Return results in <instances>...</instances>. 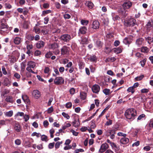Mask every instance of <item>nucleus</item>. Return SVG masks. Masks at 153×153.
Wrapping results in <instances>:
<instances>
[{"instance_id":"1","label":"nucleus","mask_w":153,"mask_h":153,"mask_svg":"<svg viewBox=\"0 0 153 153\" xmlns=\"http://www.w3.org/2000/svg\"><path fill=\"white\" fill-rule=\"evenodd\" d=\"M137 112L136 110L133 108H128L127 109L125 113V115L127 119L131 120H132L135 119L136 116Z\"/></svg>"},{"instance_id":"2","label":"nucleus","mask_w":153,"mask_h":153,"mask_svg":"<svg viewBox=\"0 0 153 153\" xmlns=\"http://www.w3.org/2000/svg\"><path fill=\"white\" fill-rule=\"evenodd\" d=\"M73 37L68 34H64L61 35L60 39L61 41L64 42H69Z\"/></svg>"},{"instance_id":"3","label":"nucleus","mask_w":153,"mask_h":153,"mask_svg":"<svg viewBox=\"0 0 153 153\" xmlns=\"http://www.w3.org/2000/svg\"><path fill=\"white\" fill-rule=\"evenodd\" d=\"M136 20L133 18H131L125 21L124 24L127 27L133 26L136 24Z\"/></svg>"},{"instance_id":"4","label":"nucleus","mask_w":153,"mask_h":153,"mask_svg":"<svg viewBox=\"0 0 153 153\" xmlns=\"http://www.w3.org/2000/svg\"><path fill=\"white\" fill-rule=\"evenodd\" d=\"M54 82L55 84L60 85L64 83V80L62 77H57L55 78Z\"/></svg>"},{"instance_id":"5","label":"nucleus","mask_w":153,"mask_h":153,"mask_svg":"<svg viewBox=\"0 0 153 153\" xmlns=\"http://www.w3.org/2000/svg\"><path fill=\"white\" fill-rule=\"evenodd\" d=\"M100 25L99 22L97 20H94L93 21L91 24L90 25V27L94 29H99Z\"/></svg>"},{"instance_id":"6","label":"nucleus","mask_w":153,"mask_h":153,"mask_svg":"<svg viewBox=\"0 0 153 153\" xmlns=\"http://www.w3.org/2000/svg\"><path fill=\"white\" fill-rule=\"evenodd\" d=\"M69 48L66 45L62 47L61 49V54L64 55L67 54L69 51Z\"/></svg>"},{"instance_id":"7","label":"nucleus","mask_w":153,"mask_h":153,"mask_svg":"<svg viewBox=\"0 0 153 153\" xmlns=\"http://www.w3.org/2000/svg\"><path fill=\"white\" fill-rule=\"evenodd\" d=\"M109 148V146L107 143H103L101 145L99 152L101 153H102L105 152Z\"/></svg>"},{"instance_id":"8","label":"nucleus","mask_w":153,"mask_h":153,"mask_svg":"<svg viewBox=\"0 0 153 153\" xmlns=\"http://www.w3.org/2000/svg\"><path fill=\"white\" fill-rule=\"evenodd\" d=\"M132 5V4L131 1H126L123 4V7L124 8V10L125 9H129Z\"/></svg>"},{"instance_id":"9","label":"nucleus","mask_w":153,"mask_h":153,"mask_svg":"<svg viewBox=\"0 0 153 153\" xmlns=\"http://www.w3.org/2000/svg\"><path fill=\"white\" fill-rule=\"evenodd\" d=\"M100 88L99 86L97 84L93 85L92 88V90L93 93H98L100 91Z\"/></svg>"},{"instance_id":"10","label":"nucleus","mask_w":153,"mask_h":153,"mask_svg":"<svg viewBox=\"0 0 153 153\" xmlns=\"http://www.w3.org/2000/svg\"><path fill=\"white\" fill-rule=\"evenodd\" d=\"M33 96L36 99H38L40 97V93L37 90H34L32 93Z\"/></svg>"},{"instance_id":"11","label":"nucleus","mask_w":153,"mask_h":153,"mask_svg":"<svg viewBox=\"0 0 153 153\" xmlns=\"http://www.w3.org/2000/svg\"><path fill=\"white\" fill-rule=\"evenodd\" d=\"M45 45V42L42 41H39L36 44V46L37 48L40 49L43 48Z\"/></svg>"},{"instance_id":"12","label":"nucleus","mask_w":153,"mask_h":153,"mask_svg":"<svg viewBox=\"0 0 153 153\" xmlns=\"http://www.w3.org/2000/svg\"><path fill=\"white\" fill-rule=\"evenodd\" d=\"M59 44L56 42L50 44L49 45V48L50 49L54 50L59 48Z\"/></svg>"},{"instance_id":"13","label":"nucleus","mask_w":153,"mask_h":153,"mask_svg":"<svg viewBox=\"0 0 153 153\" xmlns=\"http://www.w3.org/2000/svg\"><path fill=\"white\" fill-rule=\"evenodd\" d=\"M144 41V39L142 38H140L136 40V44L138 46L140 47L142 45Z\"/></svg>"},{"instance_id":"14","label":"nucleus","mask_w":153,"mask_h":153,"mask_svg":"<svg viewBox=\"0 0 153 153\" xmlns=\"http://www.w3.org/2000/svg\"><path fill=\"white\" fill-rule=\"evenodd\" d=\"M87 28L85 26L81 27L79 30V33L81 34H85L87 31Z\"/></svg>"},{"instance_id":"15","label":"nucleus","mask_w":153,"mask_h":153,"mask_svg":"<svg viewBox=\"0 0 153 153\" xmlns=\"http://www.w3.org/2000/svg\"><path fill=\"white\" fill-rule=\"evenodd\" d=\"M5 101L8 102L13 103L14 102V100L13 97L10 96H7L5 100Z\"/></svg>"},{"instance_id":"16","label":"nucleus","mask_w":153,"mask_h":153,"mask_svg":"<svg viewBox=\"0 0 153 153\" xmlns=\"http://www.w3.org/2000/svg\"><path fill=\"white\" fill-rule=\"evenodd\" d=\"M15 130L17 132H20L21 130L20 125L18 123H16L14 126Z\"/></svg>"},{"instance_id":"17","label":"nucleus","mask_w":153,"mask_h":153,"mask_svg":"<svg viewBox=\"0 0 153 153\" xmlns=\"http://www.w3.org/2000/svg\"><path fill=\"white\" fill-rule=\"evenodd\" d=\"M128 142V139L125 137L122 138L120 140V143L123 144H126Z\"/></svg>"},{"instance_id":"18","label":"nucleus","mask_w":153,"mask_h":153,"mask_svg":"<svg viewBox=\"0 0 153 153\" xmlns=\"http://www.w3.org/2000/svg\"><path fill=\"white\" fill-rule=\"evenodd\" d=\"M22 98L25 103H26L28 104L30 103V100L28 96L25 95H23L22 96Z\"/></svg>"},{"instance_id":"19","label":"nucleus","mask_w":153,"mask_h":153,"mask_svg":"<svg viewBox=\"0 0 153 153\" xmlns=\"http://www.w3.org/2000/svg\"><path fill=\"white\" fill-rule=\"evenodd\" d=\"M24 113L23 112H18L15 115L14 118L15 119H17L19 117H23L24 116Z\"/></svg>"},{"instance_id":"20","label":"nucleus","mask_w":153,"mask_h":153,"mask_svg":"<svg viewBox=\"0 0 153 153\" xmlns=\"http://www.w3.org/2000/svg\"><path fill=\"white\" fill-rule=\"evenodd\" d=\"M3 83L5 85L9 86L10 85V82L9 79L6 78L4 79Z\"/></svg>"},{"instance_id":"21","label":"nucleus","mask_w":153,"mask_h":153,"mask_svg":"<svg viewBox=\"0 0 153 153\" xmlns=\"http://www.w3.org/2000/svg\"><path fill=\"white\" fill-rule=\"evenodd\" d=\"M149 48L143 46L141 48V51L142 52L147 53L149 51Z\"/></svg>"},{"instance_id":"22","label":"nucleus","mask_w":153,"mask_h":153,"mask_svg":"<svg viewBox=\"0 0 153 153\" xmlns=\"http://www.w3.org/2000/svg\"><path fill=\"white\" fill-rule=\"evenodd\" d=\"M27 65L32 68H33L35 67L36 64L33 61H30L27 62Z\"/></svg>"},{"instance_id":"23","label":"nucleus","mask_w":153,"mask_h":153,"mask_svg":"<svg viewBox=\"0 0 153 153\" xmlns=\"http://www.w3.org/2000/svg\"><path fill=\"white\" fill-rule=\"evenodd\" d=\"M21 42V39L19 37H16L14 39V42L15 44L18 45Z\"/></svg>"},{"instance_id":"24","label":"nucleus","mask_w":153,"mask_h":153,"mask_svg":"<svg viewBox=\"0 0 153 153\" xmlns=\"http://www.w3.org/2000/svg\"><path fill=\"white\" fill-rule=\"evenodd\" d=\"M147 27V30L148 32L150 31L151 30V28L152 26L151 24V22L150 21L148 22L146 25Z\"/></svg>"},{"instance_id":"25","label":"nucleus","mask_w":153,"mask_h":153,"mask_svg":"<svg viewBox=\"0 0 153 153\" xmlns=\"http://www.w3.org/2000/svg\"><path fill=\"white\" fill-rule=\"evenodd\" d=\"M85 4L90 9L92 8L94 6L93 3L89 1H87Z\"/></svg>"},{"instance_id":"26","label":"nucleus","mask_w":153,"mask_h":153,"mask_svg":"<svg viewBox=\"0 0 153 153\" xmlns=\"http://www.w3.org/2000/svg\"><path fill=\"white\" fill-rule=\"evenodd\" d=\"M8 27L7 25L6 24L4 23H1V25L0 26V29L6 30Z\"/></svg>"},{"instance_id":"27","label":"nucleus","mask_w":153,"mask_h":153,"mask_svg":"<svg viewBox=\"0 0 153 153\" xmlns=\"http://www.w3.org/2000/svg\"><path fill=\"white\" fill-rule=\"evenodd\" d=\"M113 50L114 53L116 54L120 53L122 52L121 49L119 47L114 48Z\"/></svg>"},{"instance_id":"28","label":"nucleus","mask_w":153,"mask_h":153,"mask_svg":"<svg viewBox=\"0 0 153 153\" xmlns=\"http://www.w3.org/2000/svg\"><path fill=\"white\" fill-rule=\"evenodd\" d=\"M80 97L82 100H84L86 98V94L85 92H81L80 93Z\"/></svg>"},{"instance_id":"29","label":"nucleus","mask_w":153,"mask_h":153,"mask_svg":"<svg viewBox=\"0 0 153 153\" xmlns=\"http://www.w3.org/2000/svg\"><path fill=\"white\" fill-rule=\"evenodd\" d=\"M146 41H147L148 43L149 44H150L152 42V38L151 37L148 36V37H145Z\"/></svg>"},{"instance_id":"30","label":"nucleus","mask_w":153,"mask_h":153,"mask_svg":"<svg viewBox=\"0 0 153 153\" xmlns=\"http://www.w3.org/2000/svg\"><path fill=\"white\" fill-rule=\"evenodd\" d=\"M73 126L75 127H77L79 125V123L78 121H77L76 120H74L73 122H72Z\"/></svg>"},{"instance_id":"31","label":"nucleus","mask_w":153,"mask_h":153,"mask_svg":"<svg viewBox=\"0 0 153 153\" xmlns=\"http://www.w3.org/2000/svg\"><path fill=\"white\" fill-rule=\"evenodd\" d=\"M41 140L42 141H45L46 142H47L48 139L47 136L45 135H43L41 136Z\"/></svg>"},{"instance_id":"32","label":"nucleus","mask_w":153,"mask_h":153,"mask_svg":"<svg viewBox=\"0 0 153 153\" xmlns=\"http://www.w3.org/2000/svg\"><path fill=\"white\" fill-rule=\"evenodd\" d=\"M111 145L112 148H117V149H114V151L115 152H116L119 149V148L117 147V146L114 143L112 142L111 143Z\"/></svg>"},{"instance_id":"33","label":"nucleus","mask_w":153,"mask_h":153,"mask_svg":"<svg viewBox=\"0 0 153 153\" xmlns=\"http://www.w3.org/2000/svg\"><path fill=\"white\" fill-rule=\"evenodd\" d=\"M127 91L129 92H131L132 94H133L135 91V89L132 86H131L128 88Z\"/></svg>"},{"instance_id":"34","label":"nucleus","mask_w":153,"mask_h":153,"mask_svg":"<svg viewBox=\"0 0 153 153\" xmlns=\"http://www.w3.org/2000/svg\"><path fill=\"white\" fill-rule=\"evenodd\" d=\"M96 46L99 48H101L102 46L101 42L99 40H97L96 43Z\"/></svg>"},{"instance_id":"35","label":"nucleus","mask_w":153,"mask_h":153,"mask_svg":"<svg viewBox=\"0 0 153 153\" xmlns=\"http://www.w3.org/2000/svg\"><path fill=\"white\" fill-rule=\"evenodd\" d=\"M51 11L50 10H44L42 11V16H44L45 15L48 14L50 13H51Z\"/></svg>"},{"instance_id":"36","label":"nucleus","mask_w":153,"mask_h":153,"mask_svg":"<svg viewBox=\"0 0 153 153\" xmlns=\"http://www.w3.org/2000/svg\"><path fill=\"white\" fill-rule=\"evenodd\" d=\"M13 111L12 110H11L6 112L5 115L7 117H11L13 115Z\"/></svg>"},{"instance_id":"37","label":"nucleus","mask_w":153,"mask_h":153,"mask_svg":"<svg viewBox=\"0 0 153 153\" xmlns=\"http://www.w3.org/2000/svg\"><path fill=\"white\" fill-rule=\"evenodd\" d=\"M89 60L91 62H96L97 58L95 56H91L89 58Z\"/></svg>"},{"instance_id":"38","label":"nucleus","mask_w":153,"mask_h":153,"mask_svg":"<svg viewBox=\"0 0 153 153\" xmlns=\"http://www.w3.org/2000/svg\"><path fill=\"white\" fill-rule=\"evenodd\" d=\"M110 91L109 89L105 88L103 90V92L106 95H108L110 94Z\"/></svg>"},{"instance_id":"39","label":"nucleus","mask_w":153,"mask_h":153,"mask_svg":"<svg viewBox=\"0 0 153 153\" xmlns=\"http://www.w3.org/2000/svg\"><path fill=\"white\" fill-rule=\"evenodd\" d=\"M89 22V21L88 20H82L81 21V24L84 25H87Z\"/></svg>"},{"instance_id":"40","label":"nucleus","mask_w":153,"mask_h":153,"mask_svg":"<svg viewBox=\"0 0 153 153\" xmlns=\"http://www.w3.org/2000/svg\"><path fill=\"white\" fill-rule=\"evenodd\" d=\"M52 55V52L51 51H49L45 54V56L47 58H50Z\"/></svg>"},{"instance_id":"41","label":"nucleus","mask_w":153,"mask_h":153,"mask_svg":"<svg viewBox=\"0 0 153 153\" xmlns=\"http://www.w3.org/2000/svg\"><path fill=\"white\" fill-rule=\"evenodd\" d=\"M26 63L25 62H22L21 63L22 71H24L26 66Z\"/></svg>"},{"instance_id":"42","label":"nucleus","mask_w":153,"mask_h":153,"mask_svg":"<svg viewBox=\"0 0 153 153\" xmlns=\"http://www.w3.org/2000/svg\"><path fill=\"white\" fill-rule=\"evenodd\" d=\"M33 30H34L35 32L36 33L39 34L40 32V28L36 26L34 27Z\"/></svg>"},{"instance_id":"43","label":"nucleus","mask_w":153,"mask_h":153,"mask_svg":"<svg viewBox=\"0 0 153 153\" xmlns=\"http://www.w3.org/2000/svg\"><path fill=\"white\" fill-rule=\"evenodd\" d=\"M146 60V59L145 58L143 60L140 62V63L142 67H143L145 65Z\"/></svg>"},{"instance_id":"44","label":"nucleus","mask_w":153,"mask_h":153,"mask_svg":"<svg viewBox=\"0 0 153 153\" xmlns=\"http://www.w3.org/2000/svg\"><path fill=\"white\" fill-rule=\"evenodd\" d=\"M129 39L127 38H125L123 40V43L126 44H130V42L129 41Z\"/></svg>"},{"instance_id":"45","label":"nucleus","mask_w":153,"mask_h":153,"mask_svg":"<svg viewBox=\"0 0 153 153\" xmlns=\"http://www.w3.org/2000/svg\"><path fill=\"white\" fill-rule=\"evenodd\" d=\"M71 124L70 123H67L65 124V125L63 126L62 127V129L63 130H65L67 128L71 126Z\"/></svg>"},{"instance_id":"46","label":"nucleus","mask_w":153,"mask_h":153,"mask_svg":"<svg viewBox=\"0 0 153 153\" xmlns=\"http://www.w3.org/2000/svg\"><path fill=\"white\" fill-rule=\"evenodd\" d=\"M116 58L114 57H109L106 60V61L114 62L116 60Z\"/></svg>"},{"instance_id":"47","label":"nucleus","mask_w":153,"mask_h":153,"mask_svg":"<svg viewBox=\"0 0 153 153\" xmlns=\"http://www.w3.org/2000/svg\"><path fill=\"white\" fill-rule=\"evenodd\" d=\"M23 117L25 120V122H27L29 119V115L24 114V116H23Z\"/></svg>"},{"instance_id":"48","label":"nucleus","mask_w":153,"mask_h":153,"mask_svg":"<svg viewBox=\"0 0 153 153\" xmlns=\"http://www.w3.org/2000/svg\"><path fill=\"white\" fill-rule=\"evenodd\" d=\"M144 76L143 75H141L140 76H138L135 78V79L137 81H139L142 80L143 78L144 77Z\"/></svg>"},{"instance_id":"49","label":"nucleus","mask_w":153,"mask_h":153,"mask_svg":"<svg viewBox=\"0 0 153 153\" xmlns=\"http://www.w3.org/2000/svg\"><path fill=\"white\" fill-rule=\"evenodd\" d=\"M62 141H61L60 142L59 141H58V142H57L55 144V147L56 149H57L59 147L60 145L61 144H62Z\"/></svg>"},{"instance_id":"50","label":"nucleus","mask_w":153,"mask_h":153,"mask_svg":"<svg viewBox=\"0 0 153 153\" xmlns=\"http://www.w3.org/2000/svg\"><path fill=\"white\" fill-rule=\"evenodd\" d=\"M62 115L65 118L67 119H69L70 118L68 114L66 113L65 112H63L62 113Z\"/></svg>"},{"instance_id":"51","label":"nucleus","mask_w":153,"mask_h":153,"mask_svg":"<svg viewBox=\"0 0 153 153\" xmlns=\"http://www.w3.org/2000/svg\"><path fill=\"white\" fill-rule=\"evenodd\" d=\"M145 117V115L144 114H142L140 115L137 118V121L138 120H142Z\"/></svg>"},{"instance_id":"52","label":"nucleus","mask_w":153,"mask_h":153,"mask_svg":"<svg viewBox=\"0 0 153 153\" xmlns=\"http://www.w3.org/2000/svg\"><path fill=\"white\" fill-rule=\"evenodd\" d=\"M31 67H30V66H28L26 68V70L28 71L29 72H31L33 74H35L36 73L34 72L31 69Z\"/></svg>"},{"instance_id":"53","label":"nucleus","mask_w":153,"mask_h":153,"mask_svg":"<svg viewBox=\"0 0 153 153\" xmlns=\"http://www.w3.org/2000/svg\"><path fill=\"white\" fill-rule=\"evenodd\" d=\"M32 136H36L37 137H39L40 136H41V135L40 133H37L36 132H33L31 135Z\"/></svg>"},{"instance_id":"54","label":"nucleus","mask_w":153,"mask_h":153,"mask_svg":"<svg viewBox=\"0 0 153 153\" xmlns=\"http://www.w3.org/2000/svg\"><path fill=\"white\" fill-rule=\"evenodd\" d=\"M53 108L52 106L49 108L47 110V112L48 114H50L53 112Z\"/></svg>"},{"instance_id":"55","label":"nucleus","mask_w":153,"mask_h":153,"mask_svg":"<svg viewBox=\"0 0 153 153\" xmlns=\"http://www.w3.org/2000/svg\"><path fill=\"white\" fill-rule=\"evenodd\" d=\"M50 71V68L48 67H45L44 72L45 74H49Z\"/></svg>"},{"instance_id":"56","label":"nucleus","mask_w":153,"mask_h":153,"mask_svg":"<svg viewBox=\"0 0 153 153\" xmlns=\"http://www.w3.org/2000/svg\"><path fill=\"white\" fill-rule=\"evenodd\" d=\"M34 38L35 40L36 41H38L40 39V36L38 35H36L35 37L33 36L32 37V40H33Z\"/></svg>"},{"instance_id":"57","label":"nucleus","mask_w":153,"mask_h":153,"mask_svg":"<svg viewBox=\"0 0 153 153\" xmlns=\"http://www.w3.org/2000/svg\"><path fill=\"white\" fill-rule=\"evenodd\" d=\"M41 54V52L39 50H36L34 52V55L36 56H38Z\"/></svg>"},{"instance_id":"58","label":"nucleus","mask_w":153,"mask_h":153,"mask_svg":"<svg viewBox=\"0 0 153 153\" xmlns=\"http://www.w3.org/2000/svg\"><path fill=\"white\" fill-rule=\"evenodd\" d=\"M72 104L71 102H69L66 104L65 107L67 108H70L72 107Z\"/></svg>"},{"instance_id":"59","label":"nucleus","mask_w":153,"mask_h":153,"mask_svg":"<svg viewBox=\"0 0 153 153\" xmlns=\"http://www.w3.org/2000/svg\"><path fill=\"white\" fill-rule=\"evenodd\" d=\"M79 68L80 69H83L84 67V64L82 62H80L79 64Z\"/></svg>"},{"instance_id":"60","label":"nucleus","mask_w":153,"mask_h":153,"mask_svg":"<svg viewBox=\"0 0 153 153\" xmlns=\"http://www.w3.org/2000/svg\"><path fill=\"white\" fill-rule=\"evenodd\" d=\"M64 18L65 19H69L71 17V16L68 14H65L64 15Z\"/></svg>"},{"instance_id":"61","label":"nucleus","mask_w":153,"mask_h":153,"mask_svg":"<svg viewBox=\"0 0 153 153\" xmlns=\"http://www.w3.org/2000/svg\"><path fill=\"white\" fill-rule=\"evenodd\" d=\"M5 7L7 9H10L12 7L11 5L9 3H6L4 4Z\"/></svg>"},{"instance_id":"62","label":"nucleus","mask_w":153,"mask_h":153,"mask_svg":"<svg viewBox=\"0 0 153 153\" xmlns=\"http://www.w3.org/2000/svg\"><path fill=\"white\" fill-rule=\"evenodd\" d=\"M21 141L20 139H17L15 141V143L16 144L19 145L21 144Z\"/></svg>"},{"instance_id":"63","label":"nucleus","mask_w":153,"mask_h":153,"mask_svg":"<svg viewBox=\"0 0 153 153\" xmlns=\"http://www.w3.org/2000/svg\"><path fill=\"white\" fill-rule=\"evenodd\" d=\"M149 126L150 128V129L153 128V120H150L149 123Z\"/></svg>"},{"instance_id":"64","label":"nucleus","mask_w":153,"mask_h":153,"mask_svg":"<svg viewBox=\"0 0 153 153\" xmlns=\"http://www.w3.org/2000/svg\"><path fill=\"white\" fill-rule=\"evenodd\" d=\"M69 91L71 94L73 95L75 93V89L74 88H72L70 89Z\"/></svg>"}]
</instances>
